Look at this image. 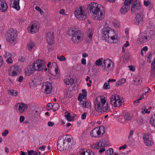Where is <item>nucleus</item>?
<instances>
[{
	"mask_svg": "<svg viewBox=\"0 0 155 155\" xmlns=\"http://www.w3.org/2000/svg\"><path fill=\"white\" fill-rule=\"evenodd\" d=\"M114 64L112 61L110 59L104 60L102 65V70L104 71L107 70L111 71L114 68Z\"/></svg>",
	"mask_w": 155,
	"mask_h": 155,
	"instance_id": "6",
	"label": "nucleus"
},
{
	"mask_svg": "<svg viewBox=\"0 0 155 155\" xmlns=\"http://www.w3.org/2000/svg\"><path fill=\"white\" fill-rule=\"evenodd\" d=\"M131 117L130 116V115L129 114L127 113H124L123 114L122 116V120L123 119L124 120V123H126L127 122L130 120L131 119Z\"/></svg>",
	"mask_w": 155,
	"mask_h": 155,
	"instance_id": "29",
	"label": "nucleus"
},
{
	"mask_svg": "<svg viewBox=\"0 0 155 155\" xmlns=\"http://www.w3.org/2000/svg\"><path fill=\"white\" fill-rule=\"evenodd\" d=\"M54 33L52 32L47 33L46 35V40L48 44H53L54 43Z\"/></svg>",
	"mask_w": 155,
	"mask_h": 155,
	"instance_id": "18",
	"label": "nucleus"
},
{
	"mask_svg": "<svg viewBox=\"0 0 155 155\" xmlns=\"http://www.w3.org/2000/svg\"><path fill=\"white\" fill-rule=\"evenodd\" d=\"M27 47L29 50L31 51L32 49H34L35 47V43L33 41H30L28 44Z\"/></svg>",
	"mask_w": 155,
	"mask_h": 155,
	"instance_id": "33",
	"label": "nucleus"
},
{
	"mask_svg": "<svg viewBox=\"0 0 155 155\" xmlns=\"http://www.w3.org/2000/svg\"><path fill=\"white\" fill-rule=\"evenodd\" d=\"M20 70L18 66H14L11 68V70L9 72L11 76H15L20 73Z\"/></svg>",
	"mask_w": 155,
	"mask_h": 155,
	"instance_id": "20",
	"label": "nucleus"
},
{
	"mask_svg": "<svg viewBox=\"0 0 155 155\" xmlns=\"http://www.w3.org/2000/svg\"><path fill=\"white\" fill-rule=\"evenodd\" d=\"M114 97H115L114 99L117 101H119L120 100V97L119 96V95L115 94L114 96Z\"/></svg>",
	"mask_w": 155,
	"mask_h": 155,
	"instance_id": "56",
	"label": "nucleus"
},
{
	"mask_svg": "<svg viewBox=\"0 0 155 155\" xmlns=\"http://www.w3.org/2000/svg\"><path fill=\"white\" fill-rule=\"evenodd\" d=\"M113 153V149L112 148H110L106 151L105 152V154L106 155H110L112 154Z\"/></svg>",
	"mask_w": 155,
	"mask_h": 155,
	"instance_id": "45",
	"label": "nucleus"
},
{
	"mask_svg": "<svg viewBox=\"0 0 155 155\" xmlns=\"http://www.w3.org/2000/svg\"><path fill=\"white\" fill-rule=\"evenodd\" d=\"M133 130H130L129 136H128V142L130 143V144H132V143L131 141V139L130 138V137L133 135Z\"/></svg>",
	"mask_w": 155,
	"mask_h": 155,
	"instance_id": "44",
	"label": "nucleus"
},
{
	"mask_svg": "<svg viewBox=\"0 0 155 155\" xmlns=\"http://www.w3.org/2000/svg\"><path fill=\"white\" fill-rule=\"evenodd\" d=\"M149 122L152 126L155 127V114L152 116Z\"/></svg>",
	"mask_w": 155,
	"mask_h": 155,
	"instance_id": "38",
	"label": "nucleus"
},
{
	"mask_svg": "<svg viewBox=\"0 0 155 155\" xmlns=\"http://www.w3.org/2000/svg\"><path fill=\"white\" fill-rule=\"evenodd\" d=\"M87 114V113L86 112L84 113L81 116V119L82 120H84L86 118V116Z\"/></svg>",
	"mask_w": 155,
	"mask_h": 155,
	"instance_id": "58",
	"label": "nucleus"
},
{
	"mask_svg": "<svg viewBox=\"0 0 155 155\" xmlns=\"http://www.w3.org/2000/svg\"><path fill=\"white\" fill-rule=\"evenodd\" d=\"M57 58L61 61H65L66 60L65 58L63 55H61L60 57L58 56Z\"/></svg>",
	"mask_w": 155,
	"mask_h": 155,
	"instance_id": "51",
	"label": "nucleus"
},
{
	"mask_svg": "<svg viewBox=\"0 0 155 155\" xmlns=\"http://www.w3.org/2000/svg\"><path fill=\"white\" fill-rule=\"evenodd\" d=\"M5 37L7 41L12 46L17 42V34L15 30L10 29L6 34Z\"/></svg>",
	"mask_w": 155,
	"mask_h": 155,
	"instance_id": "5",
	"label": "nucleus"
},
{
	"mask_svg": "<svg viewBox=\"0 0 155 155\" xmlns=\"http://www.w3.org/2000/svg\"><path fill=\"white\" fill-rule=\"evenodd\" d=\"M78 99V101H80L79 105L81 106V105L85 101H83L82 100V97L81 95H79Z\"/></svg>",
	"mask_w": 155,
	"mask_h": 155,
	"instance_id": "52",
	"label": "nucleus"
},
{
	"mask_svg": "<svg viewBox=\"0 0 155 155\" xmlns=\"http://www.w3.org/2000/svg\"><path fill=\"white\" fill-rule=\"evenodd\" d=\"M148 91L146 92L145 93H143L142 94L141 97L139 98L136 100L135 101H134V104L135 105H137L139 102V101L140 100H141L142 99L144 98V94H145L146 93H147Z\"/></svg>",
	"mask_w": 155,
	"mask_h": 155,
	"instance_id": "36",
	"label": "nucleus"
},
{
	"mask_svg": "<svg viewBox=\"0 0 155 155\" xmlns=\"http://www.w3.org/2000/svg\"><path fill=\"white\" fill-rule=\"evenodd\" d=\"M143 14L140 12L136 15L134 20V23L137 25L141 24L143 21Z\"/></svg>",
	"mask_w": 155,
	"mask_h": 155,
	"instance_id": "17",
	"label": "nucleus"
},
{
	"mask_svg": "<svg viewBox=\"0 0 155 155\" xmlns=\"http://www.w3.org/2000/svg\"><path fill=\"white\" fill-rule=\"evenodd\" d=\"M7 62L8 63H12V60L11 57H9L6 60Z\"/></svg>",
	"mask_w": 155,
	"mask_h": 155,
	"instance_id": "57",
	"label": "nucleus"
},
{
	"mask_svg": "<svg viewBox=\"0 0 155 155\" xmlns=\"http://www.w3.org/2000/svg\"><path fill=\"white\" fill-rule=\"evenodd\" d=\"M79 153L80 155H94V153L92 151L86 149L81 150Z\"/></svg>",
	"mask_w": 155,
	"mask_h": 155,
	"instance_id": "27",
	"label": "nucleus"
},
{
	"mask_svg": "<svg viewBox=\"0 0 155 155\" xmlns=\"http://www.w3.org/2000/svg\"><path fill=\"white\" fill-rule=\"evenodd\" d=\"M65 117L66 119H67L69 121H71L72 120H70L71 118L70 114L69 113H68L67 112H65Z\"/></svg>",
	"mask_w": 155,
	"mask_h": 155,
	"instance_id": "46",
	"label": "nucleus"
},
{
	"mask_svg": "<svg viewBox=\"0 0 155 155\" xmlns=\"http://www.w3.org/2000/svg\"><path fill=\"white\" fill-rule=\"evenodd\" d=\"M64 82L67 85H72L74 83V80L73 78H66L64 79Z\"/></svg>",
	"mask_w": 155,
	"mask_h": 155,
	"instance_id": "32",
	"label": "nucleus"
},
{
	"mask_svg": "<svg viewBox=\"0 0 155 155\" xmlns=\"http://www.w3.org/2000/svg\"><path fill=\"white\" fill-rule=\"evenodd\" d=\"M152 65L150 74L153 77H155V58H154Z\"/></svg>",
	"mask_w": 155,
	"mask_h": 155,
	"instance_id": "31",
	"label": "nucleus"
},
{
	"mask_svg": "<svg viewBox=\"0 0 155 155\" xmlns=\"http://www.w3.org/2000/svg\"><path fill=\"white\" fill-rule=\"evenodd\" d=\"M103 59L102 58H101L97 60L95 63V65L98 66L101 65L102 64Z\"/></svg>",
	"mask_w": 155,
	"mask_h": 155,
	"instance_id": "42",
	"label": "nucleus"
},
{
	"mask_svg": "<svg viewBox=\"0 0 155 155\" xmlns=\"http://www.w3.org/2000/svg\"><path fill=\"white\" fill-rule=\"evenodd\" d=\"M134 0H125L124 5L122 6L120 10V12L122 14H125L129 10V5L132 3Z\"/></svg>",
	"mask_w": 155,
	"mask_h": 155,
	"instance_id": "11",
	"label": "nucleus"
},
{
	"mask_svg": "<svg viewBox=\"0 0 155 155\" xmlns=\"http://www.w3.org/2000/svg\"><path fill=\"white\" fill-rule=\"evenodd\" d=\"M35 71V69L31 64L27 67L25 70V73L26 76H29L33 74Z\"/></svg>",
	"mask_w": 155,
	"mask_h": 155,
	"instance_id": "22",
	"label": "nucleus"
},
{
	"mask_svg": "<svg viewBox=\"0 0 155 155\" xmlns=\"http://www.w3.org/2000/svg\"><path fill=\"white\" fill-rule=\"evenodd\" d=\"M8 8L6 2L4 0H0V10L3 12H5Z\"/></svg>",
	"mask_w": 155,
	"mask_h": 155,
	"instance_id": "23",
	"label": "nucleus"
},
{
	"mask_svg": "<svg viewBox=\"0 0 155 155\" xmlns=\"http://www.w3.org/2000/svg\"><path fill=\"white\" fill-rule=\"evenodd\" d=\"M101 144V142L100 141L93 144L92 147H93V148L99 149V148L102 147Z\"/></svg>",
	"mask_w": 155,
	"mask_h": 155,
	"instance_id": "37",
	"label": "nucleus"
},
{
	"mask_svg": "<svg viewBox=\"0 0 155 155\" xmlns=\"http://www.w3.org/2000/svg\"><path fill=\"white\" fill-rule=\"evenodd\" d=\"M41 81L40 77L35 76L34 77V78L29 82V84L32 87H35L37 85H39L40 84Z\"/></svg>",
	"mask_w": 155,
	"mask_h": 155,
	"instance_id": "21",
	"label": "nucleus"
},
{
	"mask_svg": "<svg viewBox=\"0 0 155 155\" xmlns=\"http://www.w3.org/2000/svg\"><path fill=\"white\" fill-rule=\"evenodd\" d=\"M100 142L102 147H106L108 145L107 141L106 139H103L100 141Z\"/></svg>",
	"mask_w": 155,
	"mask_h": 155,
	"instance_id": "41",
	"label": "nucleus"
},
{
	"mask_svg": "<svg viewBox=\"0 0 155 155\" xmlns=\"http://www.w3.org/2000/svg\"><path fill=\"white\" fill-rule=\"evenodd\" d=\"M54 124V122L49 121L48 123V125L49 126L51 127L53 126Z\"/></svg>",
	"mask_w": 155,
	"mask_h": 155,
	"instance_id": "62",
	"label": "nucleus"
},
{
	"mask_svg": "<svg viewBox=\"0 0 155 155\" xmlns=\"http://www.w3.org/2000/svg\"><path fill=\"white\" fill-rule=\"evenodd\" d=\"M74 14L77 18L80 20H84L86 18V14L82 7L77 8Z\"/></svg>",
	"mask_w": 155,
	"mask_h": 155,
	"instance_id": "8",
	"label": "nucleus"
},
{
	"mask_svg": "<svg viewBox=\"0 0 155 155\" xmlns=\"http://www.w3.org/2000/svg\"><path fill=\"white\" fill-rule=\"evenodd\" d=\"M10 95L13 96H16L17 95L18 92L16 91L13 90H10L8 91Z\"/></svg>",
	"mask_w": 155,
	"mask_h": 155,
	"instance_id": "40",
	"label": "nucleus"
},
{
	"mask_svg": "<svg viewBox=\"0 0 155 155\" xmlns=\"http://www.w3.org/2000/svg\"><path fill=\"white\" fill-rule=\"evenodd\" d=\"M18 110L20 113H22L25 110L28 108V106L27 104L22 103L19 104Z\"/></svg>",
	"mask_w": 155,
	"mask_h": 155,
	"instance_id": "26",
	"label": "nucleus"
},
{
	"mask_svg": "<svg viewBox=\"0 0 155 155\" xmlns=\"http://www.w3.org/2000/svg\"><path fill=\"white\" fill-rule=\"evenodd\" d=\"M99 5H101L96 3L91 2L88 5L87 9L88 12L90 11L92 12L94 16L95 14L97 13V11L100 8Z\"/></svg>",
	"mask_w": 155,
	"mask_h": 155,
	"instance_id": "9",
	"label": "nucleus"
},
{
	"mask_svg": "<svg viewBox=\"0 0 155 155\" xmlns=\"http://www.w3.org/2000/svg\"><path fill=\"white\" fill-rule=\"evenodd\" d=\"M150 3V2L149 1H144L143 2L144 5L146 6H148Z\"/></svg>",
	"mask_w": 155,
	"mask_h": 155,
	"instance_id": "55",
	"label": "nucleus"
},
{
	"mask_svg": "<svg viewBox=\"0 0 155 155\" xmlns=\"http://www.w3.org/2000/svg\"><path fill=\"white\" fill-rule=\"evenodd\" d=\"M52 89V84L49 82H46L43 84L42 86V89L44 91L46 94H50Z\"/></svg>",
	"mask_w": 155,
	"mask_h": 155,
	"instance_id": "15",
	"label": "nucleus"
},
{
	"mask_svg": "<svg viewBox=\"0 0 155 155\" xmlns=\"http://www.w3.org/2000/svg\"><path fill=\"white\" fill-rule=\"evenodd\" d=\"M101 128H104L103 126H101L100 127H96L92 130L90 133V134L92 137H100L102 135L101 134Z\"/></svg>",
	"mask_w": 155,
	"mask_h": 155,
	"instance_id": "14",
	"label": "nucleus"
},
{
	"mask_svg": "<svg viewBox=\"0 0 155 155\" xmlns=\"http://www.w3.org/2000/svg\"><path fill=\"white\" fill-rule=\"evenodd\" d=\"M8 133V130H4V132H3L2 133V135L3 136L5 137Z\"/></svg>",
	"mask_w": 155,
	"mask_h": 155,
	"instance_id": "54",
	"label": "nucleus"
},
{
	"mask_svg": "<svg viewBox=\"0 0 155 155\" xmlns=\"http://www.w3.org/2000/svg\"><path fill=\"white\" fill-rule=\"evenodd\" d=\"M29 107L30 109L32 111H34L36 110V105L34 104H31L30 105Z\"/></svg>",
	"mask_w": 155,
	"mask_h": 155,
	"instance_id": "47",
	"label": "nucleus"
},
{
	"mask_svg": "<svg viewBox=\"0 0 155 155\" xmlns=\"http://www.w3.org/2000/svg\"><path fill=\"white\" fill-rule=\"evenodd\" d=\"M72 138L67 135L59 139L57 142V148L60 151L70 149L72 146Z\"/></svg>",
	"mask_w": 155,
	"mask_h": 155,
	"instance_id": "2",
	"label": "nucleus"
},
{
	"mask_svg": "<svg viewBox=\"0 0 155 155\" xmlns=\"http://www.w3.org/2000/svg\"><path fill=\"white\" fill-rule=\"evenodd\" d=\"M25 119V117L24 116H21L20 117V119H19L20 122L21 123H22L24 120Z\"/></svg>",
	"mask_w": 155,
	"mask_h": 155,
	"instance_id": "60",
	"label": "nucleus"
},
{
	"mask_svg": "<svg viewBox=\"0 0 155 155\" xmlns=\"http://www.w3.org/2000/svg\"><path fill=\"white\" fill-rule=\"evenodd\" d=\"M81 63L85 65L86 64V59L84 58H83L81 61Z\"/></svg>",
	"mask_w": 155,
	"mask_h": 155,
	"instance_id": "63",
	"label": "nucleus"
},
{
	"mask_svg": "<svg viewBox=\"0 0 155 155\" xmlns=\"http://www.w3.org/2000/svg\"><path fill=\"white\" fill-rule=\"evenodd\" d=\"M143 142L146 146L150 147L153 145V142L149 133L143 134Z\"/></svg>",
	"mask_w": 155,
	"mask_h": 155,
	"instance_id": "10",
	"label": "nucleus"
},
{
	"mask_svg": "<svg viewBox=\"0 0 155 155\" xmlns=\"http://www.w3.org/2000/svg\"><path fill=\"white\" fill-rule=\"evenodd\" d=\"M130 70L133 71H134L135 70V67L132 65H130L128 66Z\"/></svg>",
	"mask_w": 155,
	"mask_h": 155,
	"instance_id": "59",
	"label": "nucleus"
},
{
	"mask_svg": "<svg viewBox=\"0 0 155 155\" xmlns=\"http://www.w3.org/2000/svg\"><path fill=\"white\" fill-rule=\"evenodd\" d=\"M81 106L84 108H90L91 107V103L89 101H85Z\"/></svg>",
	"mask_w": 155,
	"mask_h": 155,
	"instance_id": "30",
	"label": "nucleus"
},
{
	"mask_svg": "<svg viewBox=\"0 0 155 155\" xmlns=\"http://www.w3.org/2000/svg\"><path fill=\"white\" fill-rule=\"evenodd\" d=\"M23 79H24L23 77L22 76H21L19 77L18 79V81L19 82H21L22 81Z\"/></svg>",
	"mask_w": 155,
	"mask_h": 155,
	"instance_id": "61",
	"label": "nucleus"
},
{
	"mask_svg": "<svg viewBox=\"0 0 155 155\" xmlns=\"http://www.w3.org/2000/svg\"><path fill=\"white\" fill-rule=\"evenodd\" d=\"M93 30L92 28L89 29L87 31V37L86 38V42L89 43L91 41L93 35Z\"/></svg>",
	"mask_w": 155,
	"mask_h": 155,
	"instance_id": "25",
	"label": "nucleus"
},
{
	"mask_svg": "<svg viewBox=\"0 0 155 155\" xmlns=\"http://www.w3.org/2000/svg\"><path fill=\"white\" fill-rule=\"evenodd\" d=\"M134 81L135 82L136 84L138 85L141 84L142 82V80L140 78H136L135 80H134Z\"/></svg>",
	"mask_w": 155,
	"mask_h": 155,
	"instance_id": "43",
	"label": "nucleus"
},
{
	"mask_svg": "<svg viewBox=\"0 0 155 155\" xmlns=\"http://www.w3.org/2000/svg\"><path fill=\"white\" fill-rule=\"evenodd\" d=\"M45 61L42 60L38 59L35 61L31 65L35 71H41L45 67Z\"/></svg>",
	"mask_w": 155,
	"mask_h": 155,
	"instance_id": "7",
	"label": "nucleus"
},
{
	"mask_svg": "<svg viewBox=\"0 0 155 155\" xmlns=\"http://www.w3.org/2000/svg\"><path fill=\"white\" fill-rule=\"evenodd\" d=\"M113 26L115 27L118 28L120 26L119 22L117 21H116L113 23Z\"/></svg>",
	"mask_w": 155,
	"mask_h": 155,
	"instance_id": "53",
	"label": "nucleus"
},
{
	"mask_svg": "<svg viewBox=\"0 0 155 155\" xmlns=\"http://www.w3.org/2000/svg\"><path fill=\"white\" fill-rule=\"evenodd\" d=\"M140 2L135 0L133 2L131 9V13L134 14V13H137L140 9Z\"/></svg>",
	"mask_w": 155,
	"mask_h": 155,
	"instance_id": "13",
	"label": "nucleus"
},
{
	"mask_svg": "<svg viewBox=\"0 0 155 155\" xmlns=\"http://www.w3.org/2000/svg\"><path fill=\"white\" fill-rule=\"evenodd\" d=\"M141 44H143L147 41H148V39L146 36L144 32L141 33L139 36L138 40Z\"/></svg>",
	"mask_w": 155,
	"mask_h": 155,
	"instance_id": "24",
	"label": "nucleus"
},
{
	"mask_svg": "<svg viewBox=\"0 0 155 155\" xmlns=\"http://www.w3.org/2000/svg\"><path fill=\"white\" fill-rule=\"evenodd\" d=\"M101 35L103 40L105 41L107 40L109 43H116L118 42L117 36L115 31L109 27L102 29Z\"/></svg>",
	"mask_w": 155,
	"mask_h": 155,
	"instance_id": "1",
	"label": "nucleus"
},
{
	"mask_svg": "<svg viewBox=\"0 0 155 155\" xmlns=\"http://www.w3.org/2000/svg\"><path fill=\"white\" fill-rule=\"evenodd\" d=\"M137 121L139 124L141 125H143L146 121V118L145 117H140L139 118Z\"/></svg>",
	"mask_w": 155,
	"mask_h": 155,
	"instance_id": "34",
	"label": "nucleus"
},
{
	"mask_svg": "<svg viewBox=\"0 0 155 155\" xmlns=\"http://www.w3.org/2000/svg\"><path fill=\"white\" fill-rule=\"evenodd\" d=\"M126 80L124 78H122L119 80L116 83V85L118 86L121 85L122 84L126 82Z\"/></svg>",
	"mask_w": 155,
	"mask_h": 155,
	"instance_id": "39",
	"label": "nucleus"
},
{
	"mask_svg": "<svg viewBox=\"0 0 155 155\" xmlns=\"http://www.w3.org/2000/svg\"><path fill=\"white\" fill-rule=\"evenodd\" d=\"M20 0H10V6L17 11H19L20 9L19 5Z\"/></svg>",
	"mask_w": 155,
	"mask_h": 155,
	"instance_id": "19",
	"label": "nucleus"
},
{
	"mask_svg": "<svg viewBox=\"0 0 155 155\" xmlns=\"http://www.w3.org/2000/svg\"><path fill=\"white\" fill-rule=\"evenodd\" d=\"M144 32L148 40L151 38L155 33L154 31L153 30H150V31H147Z\"/></svg>",
	"mask_w": 155,
	"mask_h": 155,
	"instance_id": "28",
	"label": "nucleus"
},
{
	"mask_svg": "<svg viewBox=\"0 0 155 155\" xmlns=\"http://www.w3.org/2000/svg\"><path fill=\"white\" fill-rule=\"evenodd\" d=\"M4 56L5 58H8L9 57H11L12 55L9 53L6 52L4 54Z\"/></svg>",
	"mask_w": 155,
	"mask_h": 155,
	"instance_id": "50",
	"label": "nucleus"
},
{
	"mask_svg": "<svg viewBox=\"0 0 155 155\" xmlns=\"http://www.w3.org/2000/svg\"><path fill=\"white\" fill-rule=\"evenodd\" d=\"M67 34L72 35L71 40L75 43H78L81 41V38H83V33L80 30L74 28H70L67 31Z\"/></svg>",
	"mask_w": 155,
	"mask_h": 155,
	"instance_id": "4",
	"label": "nucleus"
},
{
	"mask_svg": "<svg viewBox=\"0 0 155 155\" xmlns=\"http://www.w3.org/2000/svg\"><path fill=\"white\" fill-rule=\"evenodd\" d=\"M39 28V24L38 22L36 21H34L31 23L30 30L29 32L32 34H34L38 31Z\"/></svg>",
	"mask_w": 155,
	"mask_h": 155,
	"instance_id": "16",
	"label": "nucleus"
},
{
	"mask_svg": "<svg viewBox=\"0 0 155 155\" xmlns=\"http://www.w3.org/2000/svg\"><path fill=\"white\" fill-rule=\"evenodd\" d=\"M150 111H148L147 109H146L145 107H143L142 109V113L143 114L145 113L149 114L150 113Z\"/></svg>",
	"mask_w": 155,
	"mask_h": 155,
	"instance_id": "49",
	"label": "nucleus"
},
{
	"mask_svg": "<svg viewBox=\"0 0 155 155\" xmlns=\"http://www.w3.org/2000/svg\"><path fill=\"white\" fill-rule=\"evenodd\" d=\"M94 108L98 112H106L108 110L109 107L107 103H106L105 97L103 96L98 97L94 101Z\"/></svg>",
	"mask_w": 155,
	"mask_h": 155,
	"instance_id": "3",
	"label": "nucleus"
},
{
	"mask_svg": "<svg viewBox=\"0 0 155 155\" xmlns=\"http://www.w3.org/2000/svg\"><path fill=\"white\" fill-rule=\"evenodd\" d=\"M103 88L104 89H110V86L108 83L105 82L104 83L103 86Z\"/></svg>",
	"mask_w": 155,
	"mask_h": 155,
	"instance_id": "48",
	"label": "nucleus"
},
{
	"mask_svg": "<svg viewBox=\"0 0 155 155\" xmlns=\"http://www.w3.org/2000/svg\"><path fill=\"white\" fill-rule=\"evenodd\" d=\"M115 97H114V95H112L110 97V103L114 106H117V105H115L117 103V100H116L115 99ZM118 105L117 106H119V104H118Z\"/></svg>",
	"mask_w": 155,
	"mask_h": 155,
	"instance_id": "35",
	"label": "nucleus"
},
{
	"mask_svg": "<svg viewBox=\"0 0 155 155\" xmlns=\"http://www.w3.org/2000/svg\"><path fill=\"white\" fill-rule=\"evenodd\" d=\"M34 153V151L33 150L29 151L28 152V155H32Z\"/></svg>",
	"mask_w": 155,
	"mask_h": 155,
	"instance_id": "64",
	"label": "nucleus"
},
{
	"mask_svg": "<svg viewBox=\"0 0 155 155\" xmlns=\"http://www.w3.org/2000/svg\"><path fill=\"white\" fill-rule=\"evenodd\" d=\"M100 8L97 11V13L95 14L94 17L97 19L100 20H103L105 16V11L104 8L101 5H99Z\"/></svg>",
	"mask_w": 155,
	"mask_h": 155,
	"instance_id": "12",
	"label": "nucleus"
}]
</instances>
